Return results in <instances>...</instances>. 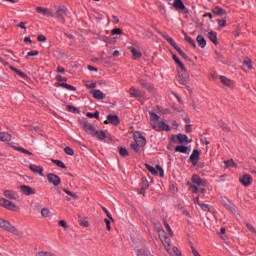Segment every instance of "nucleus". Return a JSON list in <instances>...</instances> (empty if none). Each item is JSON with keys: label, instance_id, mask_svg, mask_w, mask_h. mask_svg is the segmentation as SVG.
<instances>
[{"label": "nucleus", "instance_id": "nucleus-1", "mask_svg": "<svg viewBox=\"0 0 256 256\" xmlns=\"http://www.w3.org/2000/svg\"><path fill=\"white\" fill-rule=\"evenodd\" d=\"M158 235L170 256H181V251H179V248L176 246H171V238L165 235V231L163 229L158 230Z\"/></svg>", "mask_w": 256, "mask_h": 256}, {"label": "nucleus", "instance_id": "nucleus-2", "mask_svg": "<svg viewBox=\"0 0 256 256\" xmlns=\"http://www.w3.org/2000/svg\"><path fill=\"white\" fill-rule=\"evenodd\" d=\"M205 187H207V183L201 177L197 175L192 176V184L190 186L192 193H205Z\"/></svg>", "mask_w": 256, "mask_h": 256}, {"label": "nucleus", "instance_id": "nucleus-3", "mask_svg": "<svg viewBox=\"0 0 256 256\" xmlns=\"http://www.w3.org/2000/svg\"><path fill=\"white\" fill-rule=\"evenodd\" d=\"M0 227L1 229H4V231H8L9 233H13V235H16L19 237L21 235V232H19V229H17L15 226L11 224V222L0 218Z\"/></svg>", "mask_w": 256, "mask_h": 256}, {"label": "nucleus", "instance_id": "nucleus-4", "mask_svg": "<svg viewBox=\"0 0 256 256\" xmlns=\"http://www.w3.org/2000/svg\"><path fill=\"white\" fill-rule=\"evenodd\" d=\"M129 95H130V97H134L135 99H138V101H140V103H145V100L147 99V97L145 96V92L141 91L140 89H138L135 86H132L129 89Z\"/></svg>", "mask_w": 256, "mask_h": 256}, {"label": "nucleus", "instance_id": "nucleus-5", "mask_svg": "<svg viewBox=\"0 0 256 256\" xmlns=\"http://www.w3.org/2000/svg\"><path fill=\"white\" fill-rule=\"evenodd\" d=\"M163 37L166 39V41H168V43H170V45H172V47H174V49L177 51V53H179V55H181L183 59L186 61L189 59V56H187V54L177 45V42H175L171 36L164 34Z\"/></svg>", "mask_w": 256, "mask_h": 256}, {"label": "nucleus", "instance_id": "nucleus-6", "mask_svg": "<svg viewBox=\"0 0 256 256\" xmlns=\"http://www.w3.org/2000/svg\"><path fill=\"white\" fill-rule=\"evenodd\" d=\"M178 83H180V85H187V83H189V73H187L185 67L178 70Z\"/></svg>", "mask_w": 256, "mask_h": 256}, {"label": "nucleus", "instance_id": "nucleus-7", "mask_svg": "<svg viewBox=\"0 0 256 256\" xmlns=\"http://www.w3.org/2000/svg\"><path fill=\"white\" fill-rule=\"evenodd\" d=\"M79 125H81V127L84 129L85 133L91 136H93L97 130L95 129V126H93L91 123H88L87 120H79Z\"/></svg>", "mask_w": 256, "mask_h": 256}, {"label": "nucleus", "instance_id": "nucleus-8", "mask_svg": "<svg viewBox=\"0 0 256 256\" xmlns=\"http://www.w3.org/2000/svg\"><path fill=\"white\" fill-rule=\"evenodd\" d=\"M0 207L8 209V211H17L15 203L11 202V200L7 198H0Z\"/></svg>", "mask_w": 256, "mask_h": 256}, {"label": "nucleus", "instance_id": "nucleus-9", "mask_svg": "<svg viewBox=\"0 0 256 256\" xmlns=\"http://www.w3.org/2000/svg\"><path fill=\"white\" fill-rule=\"evenodd\" d=\"M152 127L155 131H171V127L164 121L158 120L156 123H153Z\"/></svg>", "mask_w": 256, "mask_h": 256}, {"label": "nucleus", "instance_id": "nucleus-10", "mask_svg": "<svg viewBox=\"0 0 256 256\" xmlns=\"http://www.w3.org/2000/svg\"><path fill=\"white\" fill-rule=\"evenodd\" d=\"M134 141L139 147H143L144 145H147V140L145 139V136L141 134L139 131L134 132Z\"/></svg>", "mask_w": 256, "mask_h": 256}, {"label": "nucleus", "instance_id": "nucleus-11", "mask_svg": "<svg viewBox=\"0 0 256 256\" xmlns=\"http://www.w3.org/2000/svg\"><path fill=\"white\" fill-rule=\"evenodd\" d=\"M146 169L149 171V173H151L152 175H160V177H163L165 175V171H163V168H161L159 165L155 167L146 164Z\"/></svg>", "mask_w": 256, "mask_h": 256}, {"label": "nucleus", "instance_id": "nucleus-12", "mask_svg": "<svg viewBox=\"0 0 256 256\" xmlns=\"http://www.w3.org/2000/svg\"><path fill=\"white\" fill-rule=\"evenodd\" d=\"M47 179L49 183H52L54 185V187L61 185V178L56 174L49 173L47 175Z\"/></svg>", "mask_w": 256, "mask_h": 256}, {"label": "nucleus", "instance_id": "nucleus-13", "mask_svg": "<svg viewBox=\"0 0 256 256\" xmlns=\"http://www.w3.org/2000/svg\"><path fill=\"white\" fill-rule=\"evenodd\" d=\"M3 195L6 199H10V201H17L19 199V194L13 190H3Z\"/></svg>", "mask_w": 256, "mask_h": 256}, {"label": "nucleus", "instance_id": "nucleus-14", "mask_svg": "<svg viewBox=\"0 0 256 256\" xmlns=\"http://www.w3.org/2000/svg\"><path fill=\"white\" fill-rule=\"evenodd\" d=\"M239 181L244 187H249L253 183V177L249 174H244L239 178Z\"/></svg>", "mask_w": 256, "mask_h": 256}, {"label": "nucleus", "instance_id": "nucleus-15", "mask_svg": "<svg viewBox=\"0 0 256 256\" xmlns=\"http://www.w3.org/2000/svg\"><path fill=\"white\" fill-rule=\"evenodd\" d=\"M20 189L23 193V195H35L37 193V190H35V188L27 186V185H22L20 186Z\"/></svg>", "mask_w": 256, "mask_h": 256}, {"label": "nucleus", "instance_id": "nucleus-16", "mask_svg": "<svg viewBox=\"0 0 256 256\" xmlns=\"http://www.w3.org/2000/svg\"><path fill=\"white\" fill-rule=\"evenodd\" d=\"M105 125H119V116L117 115H108L107 119L104 121Z\"/></svg>", "mask_w": 256, "mask_h": 256}, {"label": "nucleus", "instance_id": "nucleus-17", "mask_svg": "<svg viewBox=\"0 0 256 256\" xmlns=\"http://www.w3.org/2000/svg\"><path fill=\"white\" fill-rule=\"evenodd\" d=\"M37 13H42V15H46V17H55L53 11L49 10V8H43L41 6L36 7Z\"/></svg>", "mask_w": 256, "mask_h": 256}, {"label": "nucleus", "instance_id": "nucleus-18", "mask_svg": "<svg viewBox=\"0 0 256 256\" xmlns=\"http://www.w3.org/2000/svg\"><path fill=\"white\" fill-rule=\"evenodd\" d=\"M54 17H56V19H58L59 21L64 22L65 21V17H67V10H65L63 8H59L56 11V14L54 15Z\"/></svg>", "mask_w": 256, "mask_h": 256}, {"label": "nucleus", "instance_id": "nucleus-19", "mask_svg": "<svg viewBox=\"0 0 256 256\" xmlns=\"http://www.w3.org/2000/svg\"><path fill=\"white\" fill-rule=\"evenodd\" d=\"M92 137H95L98 141H105V139H107V134H105V131L103 130H95Z\"/></svg>", "mask_w": 256, "mask_h": 256}, {"label": "nucleus", "instance_id": "nucleus-20", "mask_svg": "<svg viewBox=\"0 0 256 256\" xmlns=\"http://www.w3.org/2000/svg\"><path fill=\"white\" fill-rule=\"evenodd\" d=\"M91 95H93L94 99H106L107 95H105V93H103L101 90H91Z\"/></svg>", "mask_w": 256, "mask_h": 256}, {"label": "nucleus", "instance_id": "nucleus-21", "mask_svg": "<svg viewBox=\"0 0 256 256\" xmlns=\"http://www.w3.org/2000/svg\"><path fill=\"white\" fill-rule=\"evenodd\" d=\"M29 169L33 172V173H37L38 175H40L41 177H44L43 174V167L35 165V164H31L29 166Z\"/></svg>", "mask_w": 256, "mask_h": 256}, {"label": "nucleus", "instance_id": "nucleus-22", "mask_svg": "<svg viewBox=\"0 0 256 256\" xmlns=\"http://www.w3.org/2000/svg\"><path fill=\"white\" fill-rule=\"evenodd\" d=\"M11 139H13V136L8 132H0V141H2V143H9Z\"/></svg>", "mask_w": 256, "mask_h": 256}, {"label": "nucleus", "instance_id": "nucleus-23", "mask_svg": "<svg viewBox=\"0 0 256 256\" xmlns=\"http://www.w3.org/2000/svg\"><path fill=\"white\" fill-rule=\"evenodd\" d=\"M199 150H193L192 154L190 155V161L195 166L197 165V161H199Z\"/></svg>", "mask_w": 256, "mask_h": 256}, {"label": "nucleus", "instance_id": "nucleus-24", "mask_svg": "<svg viewBox=\"0 0 256 256\" xmlns=\"http://www.w3.org/2000/svg\"><path fill=\"white\" fill-rule=\"evenodd\" d=\"M242 69H244L245 71H251V69H253V64L251 62V59L249 58L244 59L242 64Z\"/></svg>", "mask_w": 256, "mask_h": 256}, {"label": "nucleus", "instance_id": "nucleus-25", "mask_svg": "<svg viewBox=\"0 0 256 256\" xmlns=\"http://www.w3.org/2000/svg\"><path fill=\"white\" fill-rule=\"evenodd\" d=\"M139 83L144 89H147V91H153L154 87L151 83L147 82L145 79H139Z\"/></svg>", "mask_w": 256, "mask_h": 256}, {"label": "nucleus", "instance_id": "nucleus-26", "mask_svg": "<svg viewBox=\"0 0 256 256\" xmlns=\"http://www.w3.org/2000/svg\"><path fill=\"white\" fill-rule=\"evenodd\" d=\"M173 7L177 10V11H185V4L183 3V0H175L173 3Z\"/></svg>", "mask_w": 256, "mask_h": 256}, {"label": "nucleus", "instance_id": "nucleus-27", "mask_svg": "<svg viewBox=\"0 0 256 256\" xmlns=\"http://www.w3.org/2000/svg\"><path fill=\"white\" fill-rule=\"evenodd\" d=\"M129 50L131 51V53H132V57H133V59H141V57H142V53H141V51H139V50H137L135 47H133V46H131V47H129Z\"/></svg>", "mask_w": 256, "mask_h": 256}, {"label": "nucleus", "instance_id": "nucleus-28", "mask_svg": "<svg viewBox=\"0 0 256 256\" xmlns=\"http://www.w3.org/2000/svg\"><path fill=\"white\" fill-rule=\"evenodd\" d=\"M220 80H221L222 85H225L226 87H233V85H234L233 80H231L225 76H220Z\"/></svg>", "mask_w": 256, "mask_h": 256}, {"label": "nucleus", "instance_id": "nucleus-29", "mask_svg": "<svg viewBox=\"0 0 256 256\" xmlns=\"http://www.w3.org/2000/svg\"><path fill=\"white\" fill-rule=\"evenodd\" d=\"M175 153H184L185 155H189V148L187 146L178 145L175 147Z\"/></svg>", "mask_w": 256, "mask_h": 256}, {"label": "nucleus", "instance_id": "nucleus-30", "mask_svg": "<svg viewBox=\"0 0 256 256\" xmlns=\"http://www.w3.org/2000/svg\"><path fill=\"white\" fill-rule=\"evenodd\" d=\"M196 41L202 49L207 47V40H205V37H203V35H198Z\"/></svg>", "mask_w": 256, "mask_h": 256}, {"label": "nucleus", "instance_id": "nucleus-31", "mask_svg": "<svg viewBox=\"0 0 256 256\" xmlns=\"http://www.w3.org/2000/svg\"><path fill=\"white\" fill-rule=\"evenodd\" d=\"M208 39L214 43V45H217L219 41L217 40V32L215 31H210L208 32Z\"/></svg>", "mask_w": 256, "mask_h": 256}, {"label": "nucleus", "instance_id": "nucleus-32", "mask_svg": "<svg viewBox=\"0 0 256 256\" xmlns=\"http://www.w3.org/2000/svg\"><path fill=\"white\" fill-rule=\"evenodd\" d=\"M9 68L11 69V71H14V73H16V75H19V77H21L22 79H27V74L22 72L21 70L15 68L14 66H9Z\"/></svg>", "mask_w": 256, "mask_h": 256}, {"label": "nucleus", "instance_id": "nucleus-33", "mask_svg": "<svg viewBox=\"0 0 256 256\" xmlns=\"http://www.w3.org/2000/svg\"><path fill=\"white\" fill-rule=\"evenodd\" d=\"M177 139H178L179 143H190L189 137H187V135H185V134H178Z\"/></svg>", "mask_w": 256, "mask_h": 256}, {"label": "nucleus", "instance_id": "nucleus-34", "mask_svg": "<svg viewBox=\"0 0 256 256\" xmlns=\"http://www.w3.org/2000/svg\"><path fill=\"white\" fill-rule=\"evenodd\" d=\"M149 115H150V123L153 126V123H156L159 121V115H157L154 112H149Z\"/></svg>", "mask_w": 256, "mask_h": 256}, {"label": "nucleus", "instance_id": "nucleus-35", "mask_svg": "<svg viewBox=\"0 0 256 256\" xmlns=\"http://www.w3.org/2000/svg\"><path fill=\"white\" fill-rule=\"evenodd\" d=\"M214 15H225V10L219 6H216L213 10Z\"/></svg>", "mask_w": 256, "mask_h": 256}, {"label": "nucleus", "instance_id": "nucleus-36", "mask_svg": "<svg viewBox=\"0 0 256 256\" xmlns=\"http://www.w3.org/2000/svg\"><path fill=\"white\" fill-rule=\"evenodd\" d=\"M172 58L175 61L176 65L179 66L180 69H183L185 67V65L183 64V62H181V60L179 59V57H177V55L173 54Z\"/></svg>", "mask_w": 256, "mask_h": 256}, {"label": "nucleus", "instance_id": "nucleus-37", "mask_svg": "<svg viewBox=\"0 0 256 256\" xmlns=\"http://www.w3.org/2000/svg\"><path fill=\"white\" fill-rule=\"evenodd\" d=\"M86 117L89 119H99V111H96L95 113L88 112Z\"/></svg>", "mask_w": 256, "mask_h": 256}, {"label": "nucleus", "instance_id": "nucleus-38", "mask_svg": "<svg viewBox=\"0 0 256 256\" xmlns=\"http://www.w3.org/2000/svg\"><path fill=\"white\" fill-rule=\"evenodd\" d=\"M41 215H42V217L47 218L51 215V210H49V208H43L41 210Z\"/></svg>", "mask_w": 256, "mask_h": 256}, {"label": "nucleus", "instance_id": "nucleus-39", "mask_svg": "<svg viewBox=\"0 0 256 256\" xmlns=\"http://www.w3.org/2000/svg\"><path fill=\"white\" fill-rule=\"evenodd\" d=\"M185 41H187V43H189V45H191L192 47H197L195 40L191 39L190 36L185 35Z\"/></svg>", "mask_w": 256, "mask_h": 256}, {"label": "nucleus", "instance_id": "nucleus-40", "mask_svg": "<svg viewBox=\"0 0 256 256\" xmlns=\"http://www.w3.org/2000/svg\"><path fill=\"white\" fill-rule=\"evenodd\" d=\"M16 151H20V153H24L25 155H33L32 152H29V150L23 148V147H15Z\"/></svg>", "mask_w": 256, "mask_h": 256}, {"label": "nucleus", "instance_id": "nucleus-41", "mask_svg": "<svg viewBox=\"0 0 256 256\" xmlns=\"http://www.w3.org/2000/svg\"><path fill=\"white\" fill-rule=\"evenodd\" d=\"M53 163H55V165L61 169H67V166H65V163H63L61 160H53Z\"/></svg>", "mask_w": 256, "mask_h": 256}, {"label": "nucleus", "instance_id": "nucleus-42", "mask_svg": "<svg viewBox=\"0 0 256 256\" xmlns=\"http://www.w3.org/2000/svg\"><path fill=\"white\" fill-rule=\"evenodd\" d=\"M36 256H57L53 252L40 251L36 253Z\"/></svg>", "mask_w": 256, "mask_h": 256}, {"label": "nucleus", "instance_id": "nucleus-43", "mask_svg": "<svg viewBox=\"0 0 256 256\" xmlns=\"http://www.w3.org/2000/svg\"><path fill=\"white\" fill-rule=\"evenodd\" d=\"M226 208H228L229 211H231V213H233L234 215L237 213V208H235V205L233 204H225Z\"/></svg>", "mask_w": 256, "mask_h": 256}, {"label": "nucleus", "instance_id": "nucleus-44", "mask_svg": "<svg viewBox=\"0 0 256 256\" xmlns=\"http://www.w3.org/2000/svg\"><path fill=\"white\" fill-rule=\"evenodd\" d=\"M218 25L220 29H223V27H227V19H218Z\"/></svg>", "mask_w": 256, "mask_h": 256}, {"label": "nucleus", "instance_id": "nucleus-45", "mask_svg": "<svg viewBox=\"0 0 256 256\" xmlns=\"http://www.w3.org/2000/svg\"><path fill=\"white\" fill-rule=\"evenodd\" d=\"M66 109L70 113H79V109H77V107H75V106L67 105Z\"/></svg>", "mask_w": 256, "mask_h": 256}, {"label": "nucleus", "instance_id": "nucleus-46", "mask_svg": "<svg viewBox=\"0 0 256 256\" xmlns=\"http://www.w3.org/2000/svg\"><path fill=\"white\" fill-rule=\"evenodd\" d=\"M119 154L121 157H128L129 156V151L126 148H120L119 149Z\"/></svg>", "mask_w": 256, "mask_h": 256}, {"label": "nucleus", "instance_id": "nucleus-47", "mask_svg": "<svg viewBox=\"0 0 256 256\" xmlns=\"http://www.w3.org/2000/svg\"><path fill=\"white\" fill-rule=\"evenodd\" d=\"M64 193H66V195H69L70 197H73V199H79V195H77L76 193H73L67 189H64L63 190Z\"/></svg>", "mask_w": 256, "mask_h": 256}, {"label": "nucleus", "instance_id": "nucleus-48", "mask_svg": "<svg viewBox=\"0 0 256 256\" xmlns=\"http://www.w3.org/2000/svg\"><path fill=\"white\" fill-rule=\"evenodd\" d=\"M37 55H39V51L37 50L30 51L27 53L26 59H29V57H37Z\"/></svg>", "mask_w": 256, "mask_h": 256}, {"label": "nucleus", "instance_id": "nucleus-49", "mask_svg": "<svg viewBox=\"0 0 256 256\" xmlns=\"http://www.w3.org/2000/svg\"><path fill=\"white\" fill-rule=\"evenodd\" d=\"M131 149H133V151H135V153H139V149L142 147V146H139V144L137 143H132L130 145Z\"/></svg>", "mask_w": 256, "mask_h": 256}, {"label": "nucleus", "instance_id": "nucleus-50", "mask_svg": "<svg viewBox=\"0 0 256 256\" xmlns=\"http://www.w3.org/2000/svg\"><path fill=\"white\" fill-rule=\"evenodd\" d=\"M225 165L226 167H237V164L235 163V161H233V159L225 161Z\"/></svg>", "mask_w": 256, "mask_h": 256}, {"label": "nucleus", "instance_id": "nucleus-51", "mask_svg": "<svg viewBox=\"0 0 256 256\" xmlns=\"http://www.w3.org/2000/svg\"><path fill=\"white\" fill-rule=\"evenodd\" d=\"M199 207H201L202 211H211L209 204L201 203Z\"/></svg>", "mask_w": 256, "mask_h": 256}, {"label": "nucleus", "instance_id": "nucleus-52", "mask_svg": "<svg viewBox=\"0 0 256 256\" xmlns=\"http://www.w3.org/2000/svg\"><path fill=\"white\" fill-rule=\"evenodd\" d=\"M66 155H70V156H73L75 155V152L72 150L71 147L67 146L65 149H64Z\"/></svg>", "mask_w": 256, "mask_h": 256}, {"label": "nucleus", "instance_id": "nucleus-53", "mask_svg": "<svg viewBox=\"0 0 256 256\" xmlns=\"http://www.w3.org/2000/svg\"><path fill=\"white\" fill-rule=\"evenodd\" d=\"M86 87L87 89H95V87H97V83L95 82H86Z\"/></svg>", "mask_w": 256, "mask_h": 256}, {"label": "nucleus", "instance_id": "nucleus-54", "mask_svg": "<svg viewBox=\"0 0 256 256\" xmlns=\"http://www.w3.org/2000/svg\"><path fill=\"white\" fill-rule=\"evenodd\" d=\"M56 81H59L60 83H67V78H65L61 75H57L56 76Z\"/></svg>", "mask_w": 256, "mask_h": 256}, {"label": "nucleus", "instance_id": "nucleus-55", "mask_svg": "<svg viewBox=\"0 0 256 256\" xmlns=\"http://www.w3.org/2000/svg\"><path fill=\"white\" fill-rule=\"evenodd\" d=\"M112 35H121L123 31H121V28H115L111 31Z\"/></svg>", "mask_w": 256, "mask_h": 256}, {"label": "nucleus", "instance_id": "nucleus-56", "mask_svg": "<svg viewBox=\"0 0 256 256\" xmlns=\"http://www.w3.org/2000/svg\"><path fill=\"white\" fill-rule=\"evenodd\" d=\"M220 127L223 129V131H226V133H229V131H231V128H229V126H227V124L225 123H221Z\"/></svg>", "mask_w": 256, "mask_h": 256}, {"label": "nucleus", "instance_id": "nucleus-57", "mask_svg": "<svg viewBox=\"0 0 256 256\" xmlns=\"http://www.w3.org/2000/svg\"><path fill=\"white\" fill-rule=\"evenodd\" d=\"M27 22H20L19 24H17V27H19L20 29H23L24 31H27Z\"/></svg>", "mask_w": 256, "mask_h": 256}, {"label": "nucleus", "instance_id": "nucleus-58", "mask_svg": "<svg viewBox=\"0 0 256 256\" xmlns=\"http://www.w3.org/2000/svg\"><path fill=\"white\" fill-rule=\"evenodd\" d=\"M246 227H247V229H249L251 231V233H255V235H256V229H255V227H253V225L246 223Z\"/></svg>", "mask_w": 256, "mask_h": 256}, {"label": "nucleus", "instance_id": "nucleus-59", "mask_svg": "<svg viewBox=\"0 0 256 256\" xmlns=\"http://www.w3.org/2000/svg\"><path fill=\"white\" fill-rule=\"evenodd\" d=\"M37 41H40V43H45V41H47V37H45V35H39L37 37Z\"/></svg>", "mask_w": 256, "mask_h": 256}, {"label": "nucleus", "instance_id": "nucleus-60", "mask_svg": "<svg viewBox=\"0 0 256 256\" xmlns=\"http://www.w3.org/2000/svg\"><path fill=\"white\" fill-rule=\"evenodd\" d=\"M165 228L168 231L170 237H173V230H171V226H169V224H165Z\"/></svg>", "mask_w": 256, "mask_h": 256}, {"label": "nucleus", "instance_id": "nucleus-61", "mask_svg": "<svg viewBox=\"0 0 256 256\" xmlns=\"http://www.w3.org/2000/svg\"><path fill=\"white\" fill-rule=\"evenodd\" d=\"M104 222L106 223L107 230L111 231V221H109V219L105 218Z\"/></svg>", "mask_w": 256, "mask_h": 256}, {"label": "nucleus", "instance_id": "nucleus-62", "mask_svg": "<svg viewBox=\"0 0 256 256\" xmlns=\"http://www.w3.org/2000/svg\"><path fill=\"white\" fill-rule=\"evenodd\" d=\"M66 89L68 91H77V88H75L74 86L70 85V84H66Z\"/></svg>", "mask_w": 256, "mask_h": 256}, {"label": "nucleus", "instance_id": "nucleus-63", "mask_svg": "<svg viewBox=\"0 0 256 256\" xmlns=\"http://www.w3.org/2000/svg\"><path fill=\"white\" fill-rule=\"evenodd\" d=\"M191 249L194 256H201V254H199V251H197L194 246H191Z\"/></svg>", "mask_w": 256, "mask_h": 256}, {"label": "nucleus", "instance_id": "nucleus-64", "mask_svg": "<svg viewBox=\"0 0 256 256\" xmlns=\"http://www.w3.org/2000/svg\"><path fill=\"white\" fill-rule=\"evenodd\" d=\"M60 227H63L64 229H67V222L65 220L59 221Z\"/></svg>", "mask_w": 256, "mask_h": 256}]
</instances>
